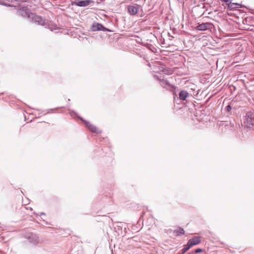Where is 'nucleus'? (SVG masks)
<instances>
[{
    "mask_svg": "<svg viewBox=\"0 0 254 254\" xmlns=\"http://www.w3.org/2000/svg\"><path fill=\"white\" fill-rule=\"evenodd\" d=\"M28 239L30 243L34 245L37 244L39 241V238L37 235L33 233H31L28 236Z\"/></svg>",
    "mask_w": 254,
    "mask_h": 254,
    "instance_id": "9d476101",
    "label": "nucleus"
},
{
    "mask_svg": "<svg viewBox=\"0 0 254 254\" xmlns=\"http://www.w3.org/2000/svg\"><path fill=\"white\" fill-rule=\"evenodd\" d=\"M81 121H82L86 125V127L88 128V129L94 133H100L101 131L97 128L95 126L91 124L89 122L86 121L81 117H78Z\"/></svg>",
    "mask_w": 254,
    "mask_h": 254,
    "instance_id": "423d86ee",
    "label": "nucleus"
},
{
    "mask_svg": "<svg viewBox=\"0 0 254 254\" xmlns=\"http://www.w3.org/2000/svg\"><path fill=\"white\" fill-rule=\"evenodd\" d=\"M228 6L229 8H231V9L242 7V6L240 4L238 3H232V1L230 2V3L228 4Z\"/></svg>",
    "mask_w": 254,
    "mask_h": 254,
    "instance_id": "f8f14e48",
    "label": "nucleus"
},
{
    "mask_svg": "<svg viewBox=\"0 0 254 254\" xmlns=\"http://www.w3.org/2000/svg\"><path fill=\"white\" fill-rule=\"evenodd\" d=\"M71 116L78 117L77 114L74 111L71 112Z\"/></svg>",
    "mask_w": 254,
    "mask_h": 254,
    "instance_id": "6ab92c4d",
    "label": "nucleus"
},
{
    "mask_svg": "<svg viewBox=\"0 0 254 254\" xmlns=\"http://www.w3.org/2000/svg\"><path fill=\"white\" fill-rule=\"evenodd\" d=\"M231 109L232 107L230 105H228L225 107V111L228 113H229L231 112Z\"/></svg>",
    "mask_w": 254,
    "mask_h": 254,
    "instance_id": "2eb2a0df",
    "label": "nucleus"
},
{
    "mask_svg": "<svg viewBox=\"0 0 254 254\" xmlns=\"http://www.w3.org/2000/svg\"><path fill=\"white\" fill-rule=\"evenodd\" d=\"M244 124L247 128H251L254 126V110H251L246 113Z\"/></svg>",
    "mask_w": 254,
    "mask_h": 254,
    "instance_id": "7ed1b4c3",
    "label": "nucleus"
},
{
    "mask_svg": "<svg viewBox=\"0 0 254 254\" xmlns=\"http://www.w3.org/2000/svg\"><path fill=\"white\" fill-rule=\"evenodd\" d=\"M222 1H223L226 3V4L228 5L230 2L232 1L231 0H221Z\"/></svg>",
    "mask_w": 254,
    "mask_h": 254,
    "instance_id": "f3484780",
    "label": "nucleus"
},
{
    "mask_svg": "<svg viewBox=\"0 0 254 254\" xmlns=\"http://www.w3.org/2000/svg\"><path fill=\"white\" fill-rule=\"evenodd\" d=\"M154 77L160 81V85L163 88L173 92L174 96H176L175 92L176 87L175 86L171 84L166 79L160 78L156 75H155ZM174 98H175V97H174Z\"/></svg>",
    "mask_w": 254,
    "mask_h": 254,
    "instance_id": "f03ea898",
    "label": "nucleus"
},
{
    "mask_svg": "<svg viewBox=\"0 0 254 254\" xmlns=\"http://www.w3.org/2000/svg\"><path fill=\"white\" fill-rule=\"evenodd\" d=\"M174 233L177 235H183L184 234L185 231L183 228L179 227L178 229L175 230Z\"/></svg>",
    "mask_w": 254,
    "mask_h": 254,
    "instance_id": "4468645a",
    "label": "nucleus"
},
{
    "mask_svg": "<svg viewBox=\"0 0 254 254\" xmlns=\"http://www.w3.org/2000/svg\"><path fill=\"white\" fill-rule=\"evenodd\" d=\"M45 215V214L44 212H41L40 213V215Z\"/></svg>",
    "mask_w": 254,
    "mask_h": 254,
    "instance_id": "aec40b11",
    "label": "nucleus"
},
{
    "mask_svg": "<svg viewBox=\"0 0 254 254\" xmlns=\"http://www.w3.org/2000/svg\"><path fill=\"white\" fill-rule=\"evenodd\" d=\"M190 249V247L187 244L185 245L183 248L177 254H184Z\"/></svg>",
    "mask_w": 254,
    "mask_h": 254,
    "instance_id": "ddd939ff",
    "label": "nucleus"
},
{
    "mask_svg": "<svg viewBox=\"0 0 254 254\" xmlns=\"http://www.w3.org/2000/svg\"><path fill=\"white\" fill-rule=\"evenodd\" d=\"M17 13L23 17L27 18L30 21L38 25H42L51 31L57 29L56 26L53 25L51 21L46 20L42 17L31 12L27 7L24 6L18 9Z\"/></svg>",
    "mask_w": 254,
    "mask_h": 254,
    "instance_id": "f257e3e1",
    "label": "nucleus"
},
{
    "mask_svg": "<svg viewBox=\"0 0 254 254\" xmlns=\"http://www.w3.org/2000/svg\"><path fill=\"white\" fill-rule=\"evenodd\" d=\"M200 237L195 236L190 239L187 243V245L190 248L191 247L196 245L200 243Z\"/></svg>",
    "mask_w": 254,
    "mask_h": 254,
    "instance_id": "1a4fd4ad",
    "label": "nucleus"
},
{
    "mask_svg": "<svg viewBox=\"0 0 254 254\" xmlns=\"http://www.w3.org/2000/svg\"><path fill=\"white\" fill-rule=\"evenodd\" d=\"M212 24L209 22L202 23L198 24L195 28L199 31H205L212 28Z\"/></svg>",
    "mask_w": 254,
    "mask_h": 254,
    "instance_id": "6e6552de",
    "label": "nucleus"
},
{
    "mask_svg": "<svg viewBox=\"0 0 254 254\" xmlns=\"http://www.w3.org/2000/svg\"><path fill=\"white\" fill-rule=\"evenodd\" d=\"M53 109H48L47 110H46L47 112L46 113H45L44 114V115L51 113V112L53 111ZM44 112H46V111H45Z\"/></svg>",
    "mask_w": 254,
    "mask_h": 254,
    "instance_id": "a211bd4d",
    "label": "nucleus"
},
{
    "mask_svg": "<svg viewBox=\"0 0 254 254\" xmlns=\"http://www.w3.org/2000/svg\"><path fill=\"white\" fill-rule=\"evenodd\" d=\"M91 29L92 31H111V30H110L108 28L104 27L102 24L96 22H94L92 24L91 27Z\"/></svg>",
    "mask_w": 254,
    "mask_h": 254,
    "instance_id": "39448f33",
    "label": "nucleus"
},
{
    "mask_svg": "<svg viewBox=\"0 0 254 254\" xmlns=\"http://www.w3.org/2000/svg\"><path fill=\"white\" fill-rule=\"evenodd\" d=\"M189 96V93L185 90H181L179 93V99L180 100L185 101Z\"/></svg>",
    "mask_w": 254,
    "mask_h": 254,
    "instance_id": "9b49d317",
    "label": "nucleus"
},
{
    "mask_svg": "<svg viewBox=\"0 0 254 254\" xmlns=\"http://www.w3.org/2000/svg\"><path fill=\"white\" fill-rule=\"evenodd\" d=\"M202 252V249L198 248V249H195L193 253L197 254V253H201Z\"/></svg>",
    "mask_w": 254,
    "mask_h": 254,
    "instance_id": "dca6fc26",
    "label": "nucleus"
},
{
    "mask_svg": "<svg viewBox=\"0 0 254 254\" xmlns=\"http://www.w3.org/2000/svg\"><path fill=\"white\" fill-rule=\"evenodd\" d=\"M91 3H94L92 0H75L71 2L72 5H76L79 7H85Z\"/></svg>",
    "mask_w": 254,
    "mask_h": 254,
    "instance_id": "20e7f679",
    "label": "nucleus"
},
{
    "mask_svg": "<svg viewBox=\"0 0 254 254\" xmlns=\"http://www.w3.org/2000/svg\"><path fill=\"white\" fill-rule=\"evenodd\" d=\"M140 7L141 6L137 4L129 5L127 6V11L130 15H134L137 13Z\"/></svg>",
    "mask_w": 254,
    "mask_h": 254,
    "instance_id": "0eeeda50",
    "label": "nucleus"
}]
</instances>
